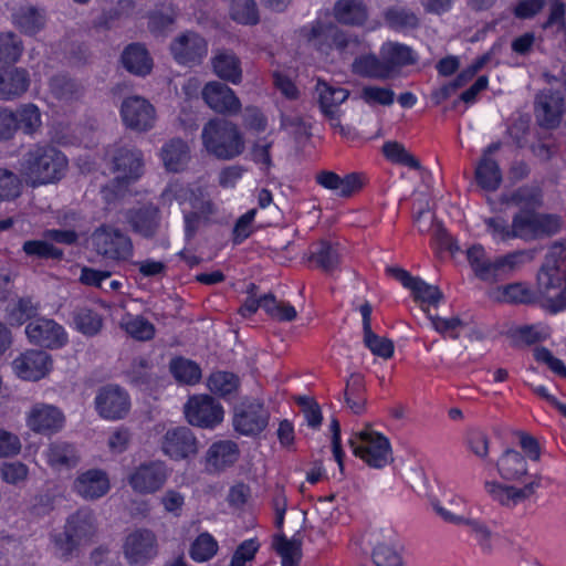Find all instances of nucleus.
Segmentation results:
<instances>
[{"mask_svg": "<svg viewBox=\"0 0 566 566\" xmlns=\"http://www.w3.org/2000/svg\"><path fill=\"white\" fill-rule=\"evenodd\" d=\"M120 326L137 340H150L155 336V326L143 316L128 315Z\"/></svg>", "mask_w": 566, "mask_h": 566, "instance_id": "obj_51", "label": "nucleus"}, {"mask_svg": "<svg viewBox=\"0 0 566 566\" xmlns=\"http://www.w3.org/2000/svg\"><path fill=\"white\" fill-rule=\"evenodd\" d=\"M353 73L376 80H388L389 67L386 66L385 60L381 56L375 54H365L356 57L352 65Z\"/></svg>", "mask_w": 566, "mask_h": 566, "instance_id": "obj_37", "label": "nucleus"}, {"mask_svg": "<svg viewBox=\"0 0 566 566\" xmlns=\"http://www.w3.org/2000/svg\"><path fill=\"white\" fill-rule=\"evenodd\" d=\"M534 112L541 127L556 128L564 113V96L560 92L551 88L541 91L535 97Z\"/></svg>", "mask_w": 566, "mask_h": 566, "instance_id": "obj_19", "label": "nucleus"}, {"mask_svg": "<svg viewBox=\"0 0 566 566\" xmlns=\"http://www.w3.org/2000/svg\"><path fill=\"white\" fill-rule=\"evenodd\" d=\"M22 250L27 255L39 259L61 260L64 255L62 249L54 247L49 240H29L23 243Z\"/></svg>", "mask_w": 566, "mask_h": 566, "instance_id": "obj_55", "label": "nucleus"}, {"mask_svg": "<svg viewBox=\"0 0 566 566\" xmlns=\"http://www.w3.org/2000/svg\"><path fill=\"white\" fill-rule=\"evenodd\" d=\"M315 90L318 95V103L322 113L326 118L335 119L336 105L333 101L334 95H331L333 92L332 85H329L326 81L318 78Z\"/></svg>", "mask_w": 566, "mask_h": 566, "instance_id": "obj_63", "label": "nucleus"}, {"mask_svg": "<svg viewBox=\"0 0 566 566\" xmlns=\"http://www.w3.org/2000/svg\"><path fill=\"white\" fill-rule=\"evenodd\" d=\"M301 541L287 539L283 534L274 537L273 546L282 557V566H297L302 556Z\"/></svg>", "mask_w": 566, "mask_h": 566, "instance_id": "obj_46", "label": "nucleus"}, {"mask_svg": "<svg viewBox=\"0 0 566 566\" xmlns=\"http://www.w3.org/2000/svg\"><path fill=\"white\" fill-rule=\"evenodd\" d=\"M380 50L385 64L389 67L390 78L398 74L401 67L416 63L413 51L408 45L388 42L385 43Z\"/></svg>", "mask_w": 566, "mask_h": 566, "instance_id": "obj_33", "label": "nucleus"}, {"mask_svg": "<svg viewBox=\"0 0 566 566\" xmlns=\"http://www.w3.org/2000/svg\"><path fill=\"white\" fill-rule=\"evenodd\" d=\"M169 50L178 64L196 66L208 54V41L198 32L185 31L171 41Z\"/></svg>", "mask_w": 566, "mask_h": 566, "instance_id": "obj_13", "label": "nucleus"}, {"mask_svg": "<svg viewBox=\"0 0 566 566\" xmlns=\"http://www.w3.org/2000/svg\"><path fill=\"white\" fill-rule=\"evenodd\" d=\"M382 153L387 159L395 164L408 166L412 169H420V161L406 150L402 144L398 142H387L382 146Z\"/></svg>", "mask_w": 566, "mask_h": 566, "instance_id": "obj_56", "label": "nucleus"}, {"mask_svg": "<svg viewBox=\"0 0 566 566\" xmlns=\"http://www.w3.org/2000/svg\"><path fill=\"white\" fill-rule=\"evenodd\" d=\"M67 159L49 144L33 145L20 161V176L32 187L59 181L65 174Z\"/></svg>", "mask_w": 566, "mask_h": 566, "instance_id": "obj_1", "label": "nucleus"}, {"mask_svg": "<svg viewBox=\"0 0 566 566\" xmlns=\"http://www.w3.org/2000/svg\"><path fill=\"white\" fill-rule=\"evenodd\" d=\"M303 36L317 51L328 54L333 49L339 53H354L359 46L356 35L332 22L316 21L310 29L302 30Z\"/></svg>", "mask_w": 566, "mask_h": 566, "instance_id": "obj_7", "label": "nucleus"}, {"mask_svg": "<svg viewBox=\"0 0 566 566\" xmlns=\"http://www.w3.org/2000/svg\"><path fill=\"white\" fill-rule=\"evenodd\" d=\"M202 97L210 108L220 114L233 115L241 109V103L234 92L227 84L218 81L205 85Z\"/></svg>", "mask_w": 566, "mask_h": 566, "instance_id": "obj_24", "label": "nucleus"}, {"mask_svg": "<svg viewBox=\"0 0 566 566\" xmlns=\"http://www.w3.org/2000/svg\"><path fill=\"white\" fill-rule=\"evenodd\" d=\"M63 415L50 405H36L30 411L28 426L38 433H52L62 428Z\"/></svg>", "mask_w": 566, "mask_h": 566, "instance_id": "obj_30", "label": "nucleus"}, {"mask_svg": "<svg viewBox=\"0 0 566 566\" xmlns=\"http://www.w3.org/2000/svg\"><path fill=\"white\" fill-rule=\"evenodd\" d=\"M512 345L520 347L523 345H533L546 339L547 335L538 331L535 326L525 325L522 327L511 328L507 332Z\"/></svg>", "mask_w": 566, "mask_h": 566, "instance_id": "obj_58", "label": "nucleus"}, {"mask_svg": "<svg viewBox=\"0 0 566 566\" xmlns=\"http://www.w3.org/2000/svg\"><path fill=\"white\" fill-rule=\"evenodd\" d=\"M364 376L352 374L346 380L344 400L355 415H361L366 410L367 398Z\"/></svg>", "mask_w": 566, "mask_h": 566, "instance_id": "obj_38", "label": "nucleus"}, {"mask_svg": "<svg viewBox=\"0 0 566 566\" xmlns=\"http://www.w3.org/2000/svg\"><path fill=\"white\" fill-rule=\"evenodd\" d=\"M506 202L520 207V211H536L543 207V193L536 186H523L516 189Z\"/></svg>", "mask_w": 566, "mask_h": 566, "instance_id": "obj_42", "label": "nucleus"}, {"mask_svg": "<svg viewBox=\"0 0 566 566\" xmlns=\"http://www.w3.org/2000/svg\"><path fill=\"white\" fill-rule=\"evenodd\" d=\"M230 17L238 23L254 25L260 21L255 0H232Z\"/></svg>", "mask_w": 566, "mask_h": 566, "instance_id": "obj_48", "label": "nucleus"}, {"mask_svg": "<svg viewBox=\"0 0 566 566\" xmlns=\"http://www.w3.org/2000/svg\"><path fill=\"white\" fill-rule=\"evenodd\" d=\"M24 51L23 42L12 31L0 33V63L14 64Z\"/></svg>", "mask_w": 566, "mask_h": 566, "instance_id": "obj_44", "label": "nucleus"}, {"mask_svg": "<svg viewBox=\"0 0 566 566\" xmlns=\"http://www.w3.org/2000/svg\"><path fill=\"white\" fill-rule=\"evenodd\" d=\"M29 340L43 348L56 349L67 343V335L54 319L39 317L31 321L25 327Z\"/></svg>", "mask_w": 566, "mask_h": 566, "instance_id": "obj_17", "label": "nucleus"}, {"mask_svg": "<svg viewBox=\"0 0 566 566\" xmlns=\"http://www.w3.org/2000/svg\"><path fill=\"white\" fill-rule=\"evenodd\" d=\"M161 158L167 170L181 171L190 159V149L181 138H172L161 148Z\"/></svg>", "mask_w": 566, "mask_h": 566, "instance_id": "obj_35", "label": "nucleus"}, {"mask_svg": "<svg viewBox=\"0 0 566 566\" xmlns=\"http://www.w3.org/2000/svg\"><path fill=\"white\" fill-rule=\"evenodd\" d=\"M160 448L170 459L179 461L195 458L199 452V442L190 428L180 426L165 432Z\"/></svg>", "mask_w": 566, "mask_h": 566, "instance_id": "obj_14", "label": "nucleus"}, {"mask_svg": "<svg viewBox=\"0 0 566 566\" xmlns=\"http://www.w3.org/2000/svg\"><path fill=\"white\" fill-rule=\"evenodd\" d=\"M189 424L201 429H214L224 418L221 403L210 395H193L184 406Z\"/></svg>", "mask_w": 566, "mask_h": 566, "instance_id": "obj_11", "label": "nucleus"}, {"mask_svg": "<svg viewBox=\"0 0 566 566\" xmlns=\"http://www.w3.org/2000/svg\"><path fill=\"white\" fill-rule=\"evenodd\" d=\"M13 367L19 377L25 380H39L50 371L52 359L46 352L32 349L15 358Z\"/></svg>", "mask_w": 566, "mask_h": 566, "instance_id": "obj_25", "label": "nucleus"}, {"mask_svg": "<svg viewBox=\"0 0 566 566\" xmlns=\"http://www.w3.org/2000/svg\"><path fill=\"white\" fill-rule=\"evenodd\" d=\"M120 115L125 126L138 133L154 128L157 115L154 105L142 96L126 97L120 106Z\"/></svg>", "mask_w": 566, "mask_h": 566, "instance_id": "obj_15", "label": "nucleus"}, {"mask_svg": "<svg viewBox=\"0 0 566 566\" xmlns=\"http://www.w3.org/2000/svg\"><path fill=\"white\" fill-rule=\"evenodd\" d=\"M17 119V130L21 129L25 135L35 134L41 125V113L34 104H24L13 112Z\"/></svg>", "mask_w": 566, "mask_h": 566, "instance_id": "obj_45", "label": "nucleus"}, {"mask_svg": "<svg viewBox=\"0 0 566 566\" xmlns=\"http://www.w3.org/2000/svg\"><path fill=\"white\" fill-rule=\"evenodd\" d=\"M129 407L128 394L117 385L102 387L95 397V408L104 419H123L128 413Z\"/></svg>", "mask_w": 566, "mask_h": 566, "instance_id": "obj_18", "label": "nucleus"}, {"mask_svg": "<svg viewBox=\"0 0 566 566\" xmlns=\"http://www.w3.org/2000/svg\"><path fill=\"white\" fill-rule=\"evenodd\" d=\"M108 475L101 469H91L77 475L73 490L85 500H96L109 491Z\"/></svg>", "mask_w": 566, "mask_h": 566, "instance_id": "obj_27", "label": "nucleus"}, {"mask_svg": "<svg viewBox=\"0 0 566 566\" xmlns=\"http://www.w3.org/2000/svg\"><path fill=\"white\" fill-rule=\"evenodd\" d=\"M566 248L554 243L537 274L538 291L546 297L548 308L557 313L566 308Z\"/></svg>", "mask_w": 566, "mask_h": 566, "instance_id": "obj_3", "label": "nucleus"}, {"mask_svg": "<svg viewBox=\"0 0 566 566\" xmlns=\"http://www.w3.org/2000/svg\"><path fill=\"white\" fill-rule=\"evenodd\" d=\"M13 23L27 34H35L45 24V14L31 4L21 6L13 13Z\"/></svg>", "mask_w": 566, "mask_h": 566, "instance_id": "obj_39", "label": "nucleus"}, {"mask_svg": "<svg viewBox=\"0 0 566 566\" xmlns=\"http://www.w3.org/2000/svg\"><path fill=\"white\" fill-rule=\"evenodd\" d=\"M30 86V75L22 67L0 70V99L9 101L23 95Z\"/></svg>", "mask_w": 566, "mask_h": 566, "instance_id": "obj_29", "label": "nucleus"}, {"mask_svg": "<svg viewBox=\"0 0 566 566\" xmlns=\"http://www.w3.org/2000/svg\"><path fill=\"white\" fill-rule=\"evenodd\" d=\"M475 180L484 190H496L502 182V174L497 163L483 156L475 169Z\"/></svg>", "mask_w": 566, "mask_h": 566, "instance_id": "obj_40", "label": "nucleus"}, {"mask_svg": "<svg viewBox=\"0 0 566 566\" xmlns=\"http://www.w3.org/2000/svg\"><path fill=\"white\" fill-rule=\"evenodd\" d=\"M497 292L499 295L496 296V298L499 301L530 304L534 303L536 300L534 291H532L523 283H512L505 285L503 287H500Z\"/></svg>", "mask_w": 566, "mask_h": 566, "instance_id": "obj_53", "label": "nucleus"}, {"mask_svg": "<svg viewBox=\"0 0 566 566\" xmlns=\"http://www.w3.org/2000/svg\"><path fill=\"white\" fill-rule=\"evenodd\" d=\"M213 72L223 81L239 84L242 80L241 61L230 49H217L211 59Z\"/></svg>", "mask_w": 566, "mask_h": 566, "instance_id": "obj_31", "label": "nucleus"}, {"mask_svg": "<svg viewBox=\"0 0 566 566\" xmlns=\"http://www.w3.org/2000/svg\"><path fill=\"white\" fill-rule=\"evenodd\" d=\"M308 260L314 262L324 273L331 274L338 269L342 261L339 247L322 240L313 247Z\"/></svg>", "mask_w": 566, "mask_h": 566, "instance_id": "obj_36", "label": "nucleus"}, {"mask_svg": "<svg viewBox=\"0 0 566 566\" xmlns=\"http://www.w3.org/2000/svg\"><path fill=\"white\" fill-rule=\"evenodd\" d=\"M73 322L76 328L86 336L98 334L103 326L102 316L87 307L76 310L73 315Z\"/></svg>", "mask_w": 566, "mask_h": 566, "instance_id": "obj_49", "label": "nucleus"}, {"mask_svg": "<svg viewBox=\"0 0 566 566\" xmlns=\"http://www.w3.org/2000/svg\"><path fill=\"white\" fill-rule=\"evenodd\" d=\"M123 553L130 565H145L158 553L155 533L148 528L133 531L124 541Z\"/></svg>", "mask_w": 566, "mask_h": 566, "instance_id": "obj_16", "label": "nucleus"}, {"mask_svg": "<svg viewBox=\"0 0 566 566\" xmlns=\"http://www.w3.org/2000/svg\"><path fill=\"white\" fill-rule=\"evenodd\" d=\"M201 138L206 150L221 160L233 159L245 148L238 126L224 118L210 119L202 128Z\"/></svg>", "mask_w": 566, "mask_h": 566, "instance_id": "obj_4", "label": "nucleus"}, {"mask_svg": "<svg viewBox=\"0 0 566 566\" xmlns=\"http://www.w3.org/2000/svg\"><path fill=\"white\" fill-rule=\"evenodd\" d=\"M167 479L166 467L160 461L142 463L129 475L128 483L133 490L140 494L158 491Z\"/></svg>", "mask_w": 566, "mask_h": 566, "instance_id": "obj_21", "label": "nucleus"}, {"mask_svg": "<svg viewBox=\"0 0 566 566\" xmlns=\"http://www.w3.org/2000/svg\"><path fill=\"white\" fill-rule=\"evenodd\" d=\"M125 221L129 229L144 239H154L160 229L161 212L160 209L147 203L138 208H132L125 212Z\"/></svg>", "mask_w": 566, "mask_h": 566, "instance_id": "obj_20", "label": "nucleus"}, {"mask_svg": "<svg viewBox=\"0 0 566 566\" xmlns=\"http://www.w3.org/2000/svg\"><path fill=\"white\" fill-rule=\"evenodd\" d=\"M270 412L256 399L243 400L233 409L234 430L242 436H258L269 424Z\"/></svg>", "mask_w": 566, "mask_h": 566, "instance_id": "obj_12", "label": "nucleus"}, {"mask_svg": "<svg viewBox=\"0 0 566 566\" xmlns=\"http://www.w3.org/2000/svg\"><path fill=\"white\" fill-rule=\"evenodd\" d=\"M48 461L52 467L71 468L78 462V455L74 447L67 442H54L50 444Z\"/></svg>", "mask_w": 566, "mask_h": 566, "instance_id": "obj_43", "label": "nucleus"}, {"mask_svg": "<svg viewBox=\"0 0 566 566\" xmlns=\"http://www.w3.org/2000/svg\"><path fill=\"white\" fill-rule=\"evenodd\" d=\"M562 223L558 214L518 211L513 216V235L524 241L549 238L559 232Z\"/></svg>", "mask_w": 566, "mask_h": 566, "instance_id": "obj_9", "label": "nucleus"}, {"mask_svg": "<svg viewBox=\"0 0 566 566\" xmlns=\"http://www.w3.org/2000/svg\"><path fill=\"white\" fill-rule=\"evenodd\" d=\"M360 97L368 105L389 106L395 101V93L388 87L368 85L363 87Z\"/></svg>", "mask_w": 566, "mask_h": 566, "instance_id": "obj_62", "label": "nucleus"}, {"mask_svg": "<svg viewBox=\"0 0 566 566\" xmlns=\"http://www.w3.org/2000/svg\"><path fill=\"white\" fill-rule=\"evenodd\" d=\"M316 182L343 198H348L358 192L365 185V176L359 172H352L344 178L331 170H321L315 176Z\"/></svg>", "mask_w": 566, "mask_h": 566, "instance_id": "obj_26", "label": "nucleus"}, {"mask_svg": "<svg viewBox=\"0 0 566 566\" xmlns=\"http://www.w3.org/2000/svg\"><path fill=\"white\" fill-rule=\"evenodd\" d=\"M497 471L502 479L512 482H521L527 475V463L525 458L513 449L504 451L496 462Z\"/></svg>", "mask_w": 566, "mask_h": 566, "instance_id": "obj_34", "label": "nucleus"}, {"mask_svg": "<svg viewBox=\"0 0 566 566\" xmlns=\"http://www.w3.org/2000/svg\"><path fill=\"white\" fill-rule=\"evenodd\" d=\"M263 310L280 322H292L297 316L296 310L291 304L277 301L272 293L263 295Z\"/></svg>", "mask_w": 566, "mask_h": 566, "instance_id": "obj_52", "label": "nucleus"}, {"mask_svg": "<svg viewBox=\"0 0 566 566\" xmlns=\"http://www.w3.org/2000/svg\"><path fill=\"white\" fill-rule=\"evenodd\" d=\"M541 474H534L532 475V480L523 488L503 485L496 482H485V489L501 505L511 507L534 495L536 489L541 486Z\"/></svg>", "mask_w": 566, "mask_h": 566, "instance_id": "obj_22", "label": "nucleus"}, {"mask_svg": "<svg viewBox=\"0 0 566 566\" xmlns=\"http://www.w3.org/2000/svg\"><path fill=\"white\" fill-rule=\"evenodd\" d=\"M373 560L376 566H403L400 553L386 544H379L374 548Z\"/></svg>", "mask_w": 566, "mask_h": 566, "instance_id": "obj_64", "label": "nucleus"}, {"mask_svg": "<svg viewBox=\"0 0 566 566\" xmlns=\"http://www.w3.org/2000/svg\"><path fill=\"white\" fill-rule=\"evenodd\" d=\"M94 250L102 256L114 261H126L133 255L132 239L122 230L102 224L92 233Z\"/></svg>", "mask_w": 566, "mask_h": 566, "instance_id": "obj_10", "label": "nucleus"}, {"mask_svg": "<svg viewBox=\"0 0 566 566\" xmlns=\"http://www.w3.org/2000/svg\"><path fill=\"white\" fill-rule=\"evenodd\" d=\"M365 346L376 356L384 359L391 358L394 355V342L387 337H380L373 331L364 334Z\"/></svg>", "mask_w": 566, "mask_h": 566, "instance_id": "obj_61", "label": "nucleus"}, {"mask_svg": "<svg viewBox=\"0 0 566 566\" xmlns=\"http://www.w3.org/2000/svg\"><path fill=\"white\" fill-rule=\"evenodd\" d=\"M52 94L61 101H73L80 98L84 93L83 85L67 75L59 74L50 80Z\"/></svg>", "mask_w": 566, "mask_h": 566, "instance_id": "obj_41", "label": "nucleus"}, {"mask_svg": "<svg viewBox=\"0 0 566 566\" xmlns=\"http://www.w3.org/2000/svg\"><path fill=\"white\" fill-rule=\"evenodd\" d=\"M22 179L13 171L0 168V201L18 198L22 191Z\"/></svg>", "mask_w": 566, "mask_h": 566, "instance_id": "obj_57", "label": "nucleus"}, {"mask_svg": "<svg viewBox=\"0 0 566 566\" xmlns=\"http://www.w3.org/2000/svg\"><path fill=\"white\" fill-rule=\"evenodd\" d=\"M108 156L116 177L103 187L102 193L107 202H112L124 196L128 186L140 177L143 158L138 149L126 146L115 148Z\"/></svg>", "mask_w": 566, "mask_h": 566, "instance_id": "obj_5", "label": "nucleus"}, {"mask_svg": "<svg viewBox=\"0 0 566 566\" xmlns=\"http://www.w3.org/2000/svg\"><path fill=\"white\" fill-rule=\"evenodd\" d=\"M332 15L342 25L364 27L369 19V9L364 0H336Z\"/></svg>", "mask_w": 566, "mask_h": 566, "instance_id": "obj_28", "label": "nucleus"}, {"mask_svg": "<svg viewBox=\"0 0 566 566\" xmlns=\"http://www.w3.org/2000/svg\"><path fill=\"white\" fill-rule=\"evenodd\" d=\"M217 551V541L209 533H202L192 543L190 556L197 562H206L212 558Z\"/></svg>", "mask_w": 566, "mask_h": 566, "instance_id": "obj_59", "label": "nucleus"}, {"mask_svg": "<svg viewBox=\"0 0 566 566\" xmlns=\"http://www.w3.org/2000/svg\"><path fill=\"white\" fill-rule=\"evenodd\" d=\"M208 387L211 392L227 397L238 390L239 378L232 373L217 371L209 377Z\"/></svg>", "mask_w": 566, "mask_h": 566, "instance_id": "obj_54", "label": "nucleus"}, {"mask_svg": "<svg viewBox=\"0 0 566 566\" xmlns=\"http://www.w3.org/2000/svg\"><path fill=\"white\" fill-rule=\"evenodd\" d=\"M348 443L354 454L371 468L381 469L394 460L389 440L384 434L373 431L369 423L365 430L355 433Z\"/></svg>", "mask_w": 566, "mask_h": 566, "instance_id": "obj_8", "label": "nucleus"}, {"mask_svg": "<svg viewBox=\"0 0 566 566\" xmlns=\"http://www.w3.org/2000/svg\"><path fill=\"white\" fill-rule=\"evenodd\" d=\"M169 368L178 381L188 385L198 382L201 377L200 367L196 363L182 357L172 359Z\"/></svg>", "mask_w": 566, "mask_h": 566, "instance_id": "obj_50", "label": "nucleus"}, {"mask_svg": "<svg viewBox=\"0 0 566 566\" xmlns=\"http://www.w3.org/2000/svg\"><path fill=\"white\" fill-rule=\"evenodd\" d=\"M39 304L34 303L31 297H21L13 304L9 311V317L18 325H22L28 319L38 315Z\"/></svg>", "mask_w": 566, "mask_h": 566, "instance_id": "obj_60", "label": "nucleus"}, {"mask_svg": "<svg viewBox=\"0 0 566 566\" xmlns=\"http://www.w3.org/2000/svg\"><path fill=\"white\" fill-rule=\"evenodd\" d=\"M97 534V522L88 507L78 509L65 522L62 532L51 535L54 549L65 562L77 556L82 545L90 544Z\"/></svg>", "mask_w": 566, "mask_h": 566, "instance_id": "obj_2", "label": "nucleus"}, {"mask_svg": "<svg viewBox=\"0 0 566 566\" xmlns=\"http://www.w3.org/2000/svg\"><path fill=\"white\" fill-rule=\"evenodd\" d=\"M240 448L232 440H219L213 442L206 452V470L216 474L232 468L240 459Z\"/></svg>", "mask_w": 566, "mask_h": 566, "instance_id": "obj_23", "label": "nucleus"}, {"mask_svg": "<svg viewBox=\"0 0 566 566\" xmlns=\"http://www.w3.org/2000/svg\"><path fill=\"white\" fill-rule=\"evenodd\" d=\"M123 66L132 74L145 76L153 70V59L140 43H132L122 53Z\"/></svg>", "mask_w": 566, "mask_h": 566, "instance_id": "obj_32", "label": "nucleus"}, {"mask_svg": "<svg viewBox=\"0 0 566 566\" xmlns=\"http://www.w3.org/2000/svg\"><path fill=\"white\" fill-rule=\"evenodd\" d=\"M384 19L395 30L416 29L420 22L413 11L401 7L388 8L384 13Z\"/></svg>", "mask_w": 566, "mask_h": 566, "instance_id": "obj_47", "label": "nucleus"}, {"mask_svg": "<svg viewBox=\"0 0 566 566\" xmlns=\"http://www.w3.org/2000/svg\"><path fill=\"white\" fill-rule=\"evenodd\" d=\"M535 250L520 251L491 260L482 245H473L467 251L468 262L474 275L488 283H494L505 279L520 262V258L527 255L530 260L534 259Z\"/></svg>", "mask_w": 566, "mask_h": 566, "instance_id": "obj_6", "label": "nucleus"}]
</instances>
